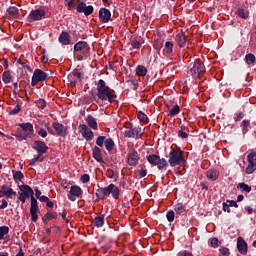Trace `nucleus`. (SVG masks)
I'll return each mask as SVG.
<instances>
[{
  "label": "nucleus",
  "instance_id": "obj_1",
  "mask_svg": "<svg viewBox=\"0 0 256 256\" xmlns=\"http://www.w3.org/2000/svg\"><path fill=\"white\" fill-rule=\"evenodd\" d=\"M97 97L98 99H101V101L115 103V99H117V94H115V90L107 86V83H105L103 79H100L97 83Z\"/></svg>",
  "mask_w": 256,
  "mask_h": 256
},
{
  "label": "nucleus",
  "instance_id": "obj_2",
  "mask_svg": "<svg viewBox=\"0 0 256 256\" xmlns=\"http://www.w3.org/2000/svg\"><path fill=\"white\" fill-rule=\"evenodd\" d=\"M112 195L113 199H119V195H121V190L119 187L115 186V184H110L107 187L99 188L96 190V197L98 199L104 200L106 197Z\"/></svg>",
  "mask_w": 256,
  "mask_h": 256
},
{
  "label": "nucleus",
  "instance_id": "obj_3",
  "mask_svg": "<svg viewBox=\"0 0 256 256\" xmlns=\"http://www.w3.org/2000/svg\"><path fill=\"white\" fill-rule=\"evenodd\" d=\"M91 51V47L85 41H79L74 45V56L78 61H83V59H87L89 57V53Z\"/></svg>",
  "mask_w": 256,
  "mask_h": 256
},
{
  "label": "nucleus",
  "instance_id": "obj_4",
  "mask_svg": "<svg viewBox=\"0 0 256 256\" xmlns=\"http://www.w3.org/2000/svg\"><path fill=\"white\" fill-rule=\"evenodd\" d=\"M190 73L192 77H201L203 73H205V65L201 60H196L193 64H191Z\"/></svg>",
  "mask_w": 256,
  "mask_h": 256
},
{
  "label": "nucleus",
  "instance_id": "obj_5",
  "mask_svg": "<svg viewBox=\"0 0 256 256\" xmlns=\"http://www.w3.org/2000/svg\"><path fill=\"white\" fill-rule=\"evenodd\" d=\"M46 80H47V73L43 72V70L41 69H36L32 76L31 85L32 87H35L37 83H41Z\"/></svg>",
  "mask_w": 256,
  "mask_h": 256
},
{
  "label": "nucleus",
  "instance_id": "obj_6",
  "mask_svg": "<svg viewBox=\"0 0 256 256\" xmlns=\"http://www.w3.org/2000/svg\"><path fill=\"white\" fill-rule=\"evenodd\" d=\"M31 207H30V215H31V220L33 223H37V220L39 219V204L35 198V196H32L31 198Z\"/></svg>",
  "mask_w": 256,
  "mask_h": 256
},
{
  "label": "nucleus",
  "instance_id": "obj_7",
  "mask_svg": "<svg viewBox=\"0 0 256 256\" xmlns=\"http://www.w3.org/2000/svg\"><path fill=\"white\" fill-rule=\"evenodd\" d=\"M169 157V161H185V152L181 148H172Z\"/></svg>",
  "mask_w": 256,
  "mask_h": 256
},
{
  "label": "nucleus",
  "instance_id": "obj_8",
  "mask_svg": "<svg viewBox=\"0 0 256 256\" xmlns=\"http://www.w3.org/2000/svg\"><path fill=\"white\" fill-rule=\"evenodd\" d=\"M142 135L141 127L139 126L124 131V137H128L129 139H141Z\"/></svg>",
  "mask_w": 256,
  "mask_h": 256
},
{
  "label": "nucleus",
  "instance_id": "obj_9",
  "mask_svg": "<svg viewBox=\"0 0 256 256\" xmlns=\"http://www.w3.org/2000/svg\"><path fill=\"white\" fill-rule=\"evenodd\" d=\"M18 125L23 131L22 139H25L27 137H33V125L30 122L20 123Z\"/></svg>",
  "mask_w": 256,
  "mask_h": 256
},
{
  "label": "nucleus",
  "instance_id": "obj_10",
  "mask_svg": "<svg viewBox=\"0 0 256 256\" xmlns=\"http://www.w3.org/2000/svg\"><path fill=\"white\" fill-rule=\"evenodd\" d=\"M76 11L78 13H84V15L86 17H89V15H91V13H93L94 8L91 5L87 6V4L85 2H80L76 6Z\"/></svg>",
  "mask_w": 256,
  "mask_h": 256
},
{
  "label": "nucleus",
  "instance_id": "obj_11",
  "mask_svg": "<svg viewBox=\"0 0 256 256\" xmlns=\"http://www.w3.org/2000/svg\"><path fill=\"white\" fill-rule=\"evenodd\" d=\"M83 195V191L79 186H71L70 191L68 193V199L70 201H77V197H81Z\"/></svg>",
  "mask_w": 256,
  "mask_h": 256
},
{
  "label": "nucleus",
  "instance_id": "obj_12",
  "mask_svg": "<svg viewBox=\"0 0 256 256\" xmlns=\"http://www.w3.org/2000/svg\"><path fill=\"white\" fill-rule=\"evenodd\" d=\"M79 131L82 134V136L87 139V141L93 139L94 135H93V131H91V129H89V127H87L86 124H80L79 125Z\"/></svg>",
  "mask_w": 256,
  "mask_h": 256
},
{
  "label": "nucleus",
  "instance_id": "obj_13",
  "mask_svg": "<svg viewBox=\"0 0 256 256\" xmlns=\"http://www.w3.org/2000/svg\"><path fill=\"white\" fill-rule=\"evenodd\" d=\"M99 19L102 23H109L111 21V11L107 8H101L99 10Z\"/></svg>",
  "mask_w": 256,
  "mask_h": 256
},
{
  "label": "nucleus",
  "instance_id": "obj_14",
  "mask_svg": "<svg viewBox=\"0 0 256 256\" xmlns=\"http://www.w3.org/2000/svg\"><path fill=\"white\" fill-rule=\"evenodd\" d=\"M29 17L30 19H32V21H41V19L45 17V10L43 9L32 10L29 14Z\"/></svg>",
  "mask_w": 256,
  "mask_h": 256
},
{
  "label": "nucleus",
  "instance_id": "obj_15",
  "mask_svg": "<svg viewBox=\"0 0 256 256\" xmlns=\"http://www.w3.org/2000/svg\"><path fill=\"white\" fill-rule=\"evenodd\" d=\"M52 126L55 129L57 135L60 137H65V135H67V127H65L63 124L54 122Z\"/></svg>",
  "mask_w": 256,
  "mask_h": 256
},
{
  "label": "nucleus",
  "instance_id": "obj_16",
  "mask_svg": "<svg viewBox=\"0 0 256 256\" xmlns=\"http://www.w3.org/2000/svg\"><path fill=\"white\" fill-rule=\"evenodd\" d=\"M237 249L241 255H247V242L241 237L237 240Z\"/></svg>",
  "mask_w": 256,
  "mask_h": 256
},
{
  "label": "nucleus",
  "instance_id": "obj_17",
  "mask_svg": "<svg viewBox=\"0 0 256 256\" xmlns=\"http://www.w3.org/2000/svg\"><path fill=\"white\" fill-rule=\"evenodd\" d=\"M33 147L40 155L46 153L47 149H49L43 141H35Z\"/></svg>",
  "mask_w": 256,
  "mask_h": 256
},
{
  "label": "nucleus",
  "instance_id": "obj_18",
  "mask_svg": "<svg viewBox=\"0 0 256 256\" xmlns=\"http://www.w3.org/2000/svg\"><path fill=\"white\" fill-rule=\"evenodd\" d=\"M92 225L94 227H97V229H101V227L105 225V215L99 214L98 216H96L92 221Z\"/></svg>",
  "mask_w": 256,
  "mask_h": 256
},
{
  "label": "nucleus",
  "instance_id": "obj_19",
  "mask_svg": "<svg viewBox=\"0 0 256 256\" xmlns=\"http://www.w3.org/2000/svg\"><path fill=\"white\" fill-rule=\"evenodd\" d=\"M150 163L161 172L167 171L169 168V162L167 161H150Z\"/></svg>",
  "mask_w": 256,
  "mask_h": 256
},
{
  "label": "nucleus",
  "instance_id": "obj_20",
  "mask_svg": "<svg viewBox=\"0 0 256 256\" xmlns=\"http://www.w3.org/2000/svg\"><path fill=\"white\" fill-rule=\"evenodd\" d=\"M169 164L171 167H177V165H179V167L177 168V172L180 175H183V173H185V161H170Z\"/></svg>",
  "mask_w": 256,
  "mask_h": 256
},
{
  "label": "nucleus",
  "instance_id": "obj_21",
  "mask_svg": "<svg viewBox=\"0 0 256 256\" xmlns=\"http://www.w3.org/2000/svg\"><path fill=\"white\" fill-rule=\"evenodd\" d=\"M176 43H178L179 47H185L187 43V37L185 36V32L181 31L175 37Z\"/></svg>",
  "mask_w": 256,
  "mask_h": 256
},
{
  "label": "nucleus",
  "instance_id": "obj_22",
  "mask_svg": "<svg viewBox=\"0 0 256 256\" xmlns=\"http://www.w3.org/2000/svg\"><path fill=\"white\" fill-rule=\"evenodd\" d=\"M174 211L176 212V215H180L181 217H183V215H187V210L185 209V205H183L182 202L175 205Z\"/></svg>",
  "mask_w": 256,
  "mask_h": 256
},
{
  "label": "nucleus",
  "instance_id": "obj_23",
  "mask_svg": "<svg viewBox=\"0 0 256 256\" xmlns=\"http://www.w3.org/2000/svg\"><path fill=\"white\" fill-rule=\"evenodd\" d=\"M18 187H19V189L22 193H26V195H28L30 198H32L33 195H35V192L33 191V188H31V186H29V185L23 184V185H20Z\"/></svg>",
  "mask_w": 256,
  "mask_h": 256
},
{
  "label": "nucleus",
  "instance_id": "obj_24",
  "mask_svg": "<svg viewBox=\"0 0 256 256\" xmlns=\"http://www.w3.org/2000/svg\"><path fill=\"white\" fill-rule=\"evenodd\" d=\"M59 42L62 45H69L71 43V36L67 32H62L59 36Z\"/></svg>",
  "mask_w": 256,
  "mask_h": 256
},
{
  "label": "nucleus",
  "instance_id": "obj_25",
  "mask_svg": "<svg viewBox=\"0 0 256 256\" xmlns=\"http://www.w3.org/2000/svg\"><path fill=\"white\" fill-rule=\"evenodd\" d=\"M256 171V161H248L246 164L245 173L251 175Z\"/></svg>",
  "mask_w": 256,
  "mask_h": 256
},
{
  "label": "nucleus",
  "instance_id": "obj_26",
  "mask_svg": "<svg viewBox=\"0 0 256 256\" xmlns=\"http://www.w3.org/2000/svg\"><path fill=\"white\" fill-rule=\"evenodd\" d=\"M206 177L210 179V181H217V179H219V171L210 169L206 172Z\"/></svg>",
  "mask_w": 256,
  "mask_h": 256
},
{
  "label": "nucleus",
  "instance_id": "obj_27",
  "mask_svg": "<svg viewBox=\"0 0 256 256\" xmlns=\"http://www.w3.org/2000/svg\"><path fill=\"white\" fill-rule=\"evenodd\" d=\"M7 13L8 15L12 18V19H19V8L15 7V6H11L7 9Z\"/></svg>",
  "mask_w": 256,
  "mask_h": 256
},
{
  "label": "nucleus",
  "instance_id": "obj_28",
  "mask_svg": "<svg viewBox=\"0 0 256 256\" xmlns=\"http://www.w3.org/2000/svg\"><path fill=\"white\" fill-rule=\"evenodd\" d=\"M173 53V42L167 41L163 47V55H171Z\"/></svg>",
  "mask_w": 256,
  "mask_h": 256
},
{
  "label": "nucleus",
  "instance_id": "obj_29",
  "mask_svg": "<svg viewBox=\"0 0 256 256\" xmlns=\"http://www.w3.org/2000/svg\"><path fill=\"white\" fill-rule=\"evenodd\" d=\"M79 0H64L65 7H68L69 11L75 9L79 5Z\"/></svg>",
  "mask_w": 256,
  "mask_h": 256
},
{
  "label": "nucleus",
  "instance_id": "obj_30",
  "mask_svg": "<svg viewBox=\"0 0 256 256\" xmlns=\"http://www.w3.org/2000/svg\"><path fill=\"white\" fill-rule=\"evenodd\" d=\"M86 123L89 127H91V129H97V120L93 116L88 115L86 118Z\"/></svg>",
  "mask_w": 256,
  "mask_h": 256
},
{
  "label": "nucleus",
  "instance_id": "obj_31",
  "mask_svg": "<svg viewBox=\"0 0 256 256\" xmlns=\"http://www.w3.org/2000/svg\"><path fill=\"white\" fill-rule=\"evenodd\" d=\"M15 195H17V192L12 190V188L8 189V192H4L2 189H0V198L7 197L8 199H12Z\"/></svg>",
  "mask_w": 256,
  "mask_h": 256
},
{
  "label": "nucleus",
  "instance_id": "obj_32",
  "mask_svg": "<svg viewBox=\"0 0 256 256\" xmlns=\"http://www.w3.org/2000/svg\"><path fill=\"white\" fill-rule=\"evenodd\" d=\"M52 219H57V212H47L42 218L43 223H47Z\"/></svg>",
  "mask_w": 256,
  "mask_h": 256
},
{
  "label": "nucleus",
  "instance_id": "obj_33",
  "mask_svg": "<svg viewBox=\"0 0 256 256\" xmlns=\"http://www.w3.org/2000/svg\"><path fill=\"white\" fill-rule=\"evenodd\" d=\"M135 72H136V75H138V77H145V75H147V68H145V66L139 65L135 69Z\"/></svg>",
  "mask_w": 256,
  "mask_h": 256
},
{
  "label": "nucleus",
  "instance_id": "obj_34",
  "mask_svg": "<svg viewBox=\"0 0 256 256\" xmlns=\"http://www.w3.org/2000/svg\"><path fill=\"white\" fill-rule=\"evenodd\" d=\"M179 111H180L179 105H174L169 109L168 116L175 117V115H179Z\"/></svg>",
  "mask_w": 256,
  "mask_h": 256
},
{
  "label": "nucleus",
  "instance_id": "obj_35",
  "mask_svg": "<svg viewBox=\"0 0 256 256\" xmlns=\"http://www.w3.org/2000/svg\"><path fill=\"white\" fill-rule=\"evenodd\" d=\"M128 161H139V154L135 150H130L128 153Z\"/></svg>",
  "mask_w": 256,
  "mask_h": 256
},
{
  "label": "nucleus",
  "instance_id": "obj_36",
  "mask_svg": "<svg viewBox=\"0 0 256 256\" xmlns=\"http://www.w3.org/2000/svg\"><path fill=\"white\" fill-rule=\"evenodd\" d=\"M104 145H105V149H107L109 152H111L113 147H115V142L113 141V139L108 138L105 140Z\"/></svg>",
  "mask_w": 256,
  "mask_h": 256
},
{
  "label": "nucleus",
  "instance_id": "obj_37",
  "mask_svg": "<svg viewBox=\"0 0 256 256\" xmlns=\"http://www.w3.org/2000/svg\"><path fill=\"white\" fill-rule=\"evenodd\" d=\"M237 188L242 189L245 193H251V186H249V184H245V182L239 183Z\"/></svg>",
  "mask_w": 256,
  "mask_h": 256
},
{
  "label": "nucleus",
  "instance_id": "obj_38",
  "mask_svg": "<svg viewBox=\"0 0 256 256\" xmlns=\"http://www.w3.org/2000/svg\"><path fill=\"white\" fill-rule=\"evenodd\" d=\"M245 61L247 63V65H253V63H255L256 58H255V54L249 53L245 56Z\"/></svg>",
  "mask_w": 256,
  "mask_h": 256
},
{
  "label": "nucleus",
  "instance_id": "obj_39",
  "mask_svg": "<svg viewBox=\"0 0 256 256\" xmlns=\"http://www.w3.org/2000/svg\"><path fill=\"white\" fill-rule=\"evenodd\" d=\"M236 15H238V17L241 19H247L249 17V12H247L245 9L239 8L236 12Z\"/></svg>",
  "mask_w": 256,
  "mask_h": 256
},
{
  "label": "nucleus",
  "instance_id": "obj_40",
  "mask_svg": "<svg viewBox=\"0 0 256 256\" xmlns=\"http://www.w3.org/2000/svg\"><path fill=\"white\" fill-rule=\"evenodd\" d=\"M9 234V227L7 226H1L0 227V241H2V239H5V235Z\"/></svg>",
  "mask_w": 256,
  "mask_h": 256
},
{
  "label": "nucleus",
  "instance_id": "obj_41",
  "mask_svg": "<svg viewBox=\"0 0 256 256\" xmlns=\"http://www.w3.org/2000/svg\"><path fill=\"white\" fill-rule=\"evenodd\" d=\"M218 256H229L231 255V252L229 251V248L227 247H220L219 248Z\"/></svg>",
  "mask_w": 256,
  "mask_h": 256
},
{
  "label": "nucleus",
  "instance_id": "obj_42",
  "mask_svg": "<svg viewBox=\"0 0 256 256\" xmlns=\"http://www.w3.org/2000/svg\"><path fill=\"white\" fill-rule=\"evenodd\" d=\"M93 157L96 161H101V149L99 147L93 149Z\"/></svg>",
  "mask_w": 256,
  "mask_h": 256
},
{
  "label": "nucleus",
  "instance_id": "obj_43",
  "mask_svg": "<svg viewBox=\"0 0 256 256\" xmlns=\"http://www.w3.org/2000/svg\"><path fill=\"white\" fill-rule=\"evenodd\" d=\"M13 173V177H14V181H21V179H23L25 176L23 175V172L21 171H12Z\"/></svg>",
  "mask_w": 256,
  "mask_h": 256
},
{
  "label": "nucleus",
  "instance_id": "obj_44",
  "mask_svg": "<svg viewBox=\"0 0 256 256\" xmlns=\"http://www.w3.org/2000/svg\"><path fill=\"white\" fill-rule=\"evenodd\" d=\"M138 175L141 179H143V177H147V170L145 169V164L141 165L140 169L138 168Z\"/></svg>",
  "mask_w": 256,
  "mask_h": 256
},
{
  "label": "nucleus",
  "instance_id": "obj_45",
  "mask_svg": "<svg viewBox=\"0 0 256 256\" xmlns=\"http://www.w3.org/2000/svg\"><path fill=\"white\" fill-rule=\"evenodd\" d=\"M166 219L169 223H173L175 221V212L173 210H170L166 214Z\"/></svg>",
  "mask_w": 256,
  "mask_h": 256
},
{
  "label": "nucleus",
  "instance_id": "obj_46",
  "mask_svg": "<svg viewBox=\"0 0 256 256\" xmlns=\"http://www.w3.org/2000/svg\"><path fill=\"white\" fill-rule=\"evenodd\" d=\"M73 77L76 79H83V71L81 69H75L72 72Z\"/></svg>",
  "mask_w": 256,
  "mask_h": 256
},
{
  "label": "nucleus",
  "instance_id": "obj_47",
  "mask_svg": "<svg viewBox=\"0 0 256 256\" xmlns=\"http://www.w3.org/2000/svg\"><path fill=\"white\" fill-rule=\"evenodd\" d=\"M19 197H18V201H21V203H25V201H27V199H29V194L27 193H23V192H18Z\"/></svg>",
  "mask_w": 256,
  "mask_h": 256
},
{
  "label": "nucleus",
  "instance_id": "obj_48",
  "mask_svg": "<svg viewBox=\"0 0 256 256\" xmlns=\"http://www.w3.org/2000/svg\"><path fill=\"white\" fill-rule=\"evenodd\" d=\"M210 243L211 247H213L214 249H217V247H221V242L218 238H212Z\"/></svg>",
  "mask_w": 256,
  "mask_h": 256
},
{
  "label": "nucleus",
  "instance_id": "obj_49",
  "mask_svg": "<svg viewBox=\"0 0 256 256\" xmlns=\"http://www.w3.org/2000/svg\"><path fill=\"white\" fill-rule=\"evenodd\" d=\"M2 79L4 83H9L11 81V73H9L8 71L4 72L2 75Z\"/></svg>",
  "mask_w": 256,
  "mask_h": 256
},
{
  "label": "nucleus",
  "instance_id": "obj_50",
  "mask_svg": "<svg viewBox=\"0 0 256 256\" xmlns=\"http://www.w3.org/2000/svg\"><path fill=\"white\" fill-rule=\"evenodd\" d=\"M137 117L141 123H147V115L143 112H138Z\"/></svg>",
  "mask_w": 256,
  "mask_h": 256
},
{
  "label": "nucleus",
  "instance_id": "obj_51",
  "mask_svg": "<svg viewBox=\"0 0 256 256\" xmlns=\"http://www.w3.org/2000/svg\"><path fill=\"white\" fill-rule=\"evenodd\" d=\"M105 141V136H99L96 140V145H98V147H102L105 145Z\"/></svg>",
  "mask_w": 256,
  "mask_h": 256
},
{
  "label": "nucleus",
  "instance_id": "obj_52",
  "mask_svg": "<svg viewBox=\"0 0 256 256\" xmlns=\"http://www.w3.org/2000/svg\"><path fill=\"white\" fill-rule=\"evenodd\" d=\"M21 111V105L17 104L14 109L9 112V115H17Z\"/></svg>",
  "mask_w": 256,
  "mask_h": 256
},
{
  "label": "nucleus",
  "instance_id": "obj_53",
  "mask_svg": "<svg viewBox=\"0 0 256 256\" xmlns=\"http://www.w3.org/2000/svg\"><path fill=\"white\" fill-rule=\"evenodd\" d=\"M249 125H250V122H249V120H244V121H242V132L243 133H247V127H249Z\"/></svg>",
  "mask_w": 256,
  "mask_h": 256
},
{
  "label": "nucleus",
  "instance_id": "obj_54",
  "mask_svg": "<svg viewBox=\"0 0 256 256\" xmlns=\"http://www.w3.org/2000/svg\"><path fill=\"white\" fill-rule=\"evenodd\" d=\"M131 47H132V49H141V42H139L137 40H133L131 42Z\"/></svg>",
  "mask_w": 256,
  "mask_h": 256
},
{
  "label": "nucleus",
  "instance_id": "obj_55",
  "mask_svg": "<svg viewBox=\"0 0 256 256\" xmlns=\"http://www.w3.org/2000/svg\"><path fill=\"white\" fill-rule=\"evenodd\" d=\"M91 179V177L89 176V174H83L80 178L81 183H89V180Z\"/></svg>",
  "mask_w": 256,
  "mask_h": 256
},
{
  "label": "nucleus",
  "instance_id": "obj_56",
  "mask_svg": "<svg viewBox=\"0 0 256 256\" xmlns=\"http://www.w3.org/2000/svg\"><path fill=\"white\" fill-rule=\"evenodd\" d=\"M147 161H161V158H159V156L153 154V155H149L147 157Z\"/></svg>",
  "mask_w": 256,
  "mask_h": 256
},
{
  "label": "nucleus",
  "instance_id": "obj_57",
  "mask_svg": "<svg viewBox=\"0 0 256 256\" xmlns=\"http://www.w3.org/2000/svg\"><path fill=\"white\" fill-rule=\"evenodd\" d=\"M226 203L229 207H235L236 209L239 207V204L235 200H227Z\"/></svg>",
  "mask_w": 256,
  "mask_h": 256
},
{
  "label": "nucleus",
  "instance_id": "obj_58",
  "mask_svg": "<svg viewBox=\"0 0 256 256\" xmlns=\"http://www.w3.org/2000/svg\"><path fill=\"white\" fill-rule=\"evenodd\" d=\"M248 161H256V152H250L247 156Z\"/></svg>",
  "mask_w": 256,
  "mask_h": 256
},
{
  "label": "nucleus",
  "instance_id": "obj_59",
  "mask_svg": "<svg viewBox=\"0 0 256 256\" xmlns=\"http://www.w3.org/2000/svg\"><path fill=\"white\" fill-rule=\"evenodd\" d=\"M106 177H108L109 179H115V171L107 170L106 171Z\"/></svg>",
  "mask_w": 256,
  "mask_h": 256
},
{
  "label": "nucleus",
  "instance_id": "obj_60",
  "mask_svg": "<svg viewBox=\"0 0 256 256\" xmlns=\"http://www.w3.org/2000/svg\"><path fill=\"white\" fill-rule=\"evenodd\" d=\"M222 209H223V211L225 212V213H231V209L229 208L230 206H229V204L227 203V202H224L223 204H222Z\"/></svg>",
  "mask_w": 256,
  "mask_h": 256
},
{
  "label": "nucleus",
  "instance_id": "obj_61",
  "mask_svg": "<svg viewBox=\"0 0 256 256\" xmlns=\"http://www.w3.org/2000/svg\"><path fill=\"white\" fill-rule=\"evenodd\" d=\"M1 189H2V191H3L4 193L9 192V189H11V182H10V184H3V185L1 186Z\"/></svg>",
  "mask_w": 256,
  "mask_h": 256
},
{
  "label": "nucleus",
  "instance_id": "obj_62",
  "mask_svg": "<svg viewBox=\"0 0 256 256\" xmlns=\"http://www.w3.org/2000/svg\"><path fill=\"white\" fill-rule=\"evenodd\" d=\"M244 211H246L248 215H253V213H256V210H253L251 206H245Z\"/></svg>",
  "mask_w": 256,
  "mask_h": 256
},
{
  "label": "nucleus",
  "instance_id": "obj_63",
  "mask_svg": "<svg viewBox=\"0 0 256 256\" xmlns=\"http://www.w3.org/2000/svg\"><path fill=\"white\" fill-rule=\"evenodd\" d=\"M38 135H39L40 137H43V138L47 137V130H45V129H43V128H40V129L38 130Z\"/></svg>",
  "mask_w": 256,
  "mask_h": 256
},
{
  "label": "nucleus",
  "instance_id": "obj_64",
  "mask_svg": "<svg viewBox=\"0 0 256 256\" xmlns=\"http://www.w3.org/2000/svg\"><path fill=\"white\" fill-rule=\"evenodd\" d=\"M178 256H193V253L188 252V251H184V252H180L178 254Z\"/></svg>",
  "mask_w": 256,
  "mask_h": 256
}]
</instances>
